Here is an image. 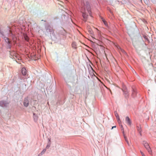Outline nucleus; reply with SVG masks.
<instances>
[{
	"instance_id": "6ab92c4d",
	"label": "nucleus",
	"mask_w": 156,
	"mask_h": 156,
	"mask_svg": "<svg viewBox=\"0 0 156 156\" xmlns=\"http://www.w3.org/2000/svg\"><path fill=\"white\" fill-rule=\"evenodd\" d=\"M117 119L119 123V124H121V121L119 117L117 118Z\"/></svg>"
},
{
	"instance_id": "a878e982",
	"label": "nucleus",
	"mask_w": 156,
	"mask_h": 156,
	"mask_svg": "<svg viewBox=\"0 0 156 156\" xmlns=\"http://www.w3.org/2000/svg\"><path fill=\"white\" fill-rule=\"evenodd\" d=\"M116 127V126H113V127H112L111 129H112L113 128H115Z\"/></svg>"
},
{
	"instance_id": "7c9ffc66",
	"label": "nucleus",
	"mask_w": 156,
	"mask_h": 156,
	"mask_svg": "<svg viewBox=\"0 0 156 156\" xmlns=\"http://www.w3.org/2000/svg\"><path fill=\"white\" fill-rule=\"evenodd\" d=\"M28 40L27 41H29L28 40Z\"/></svg>"
},
{
	"instance_id": "423d86ee",
	"label": "nucleus",
	"mask_w": 156,
	"mask_h": 156,
	"mask_svg": "<svg viewBox=\"0 0 156 156\" xmlns=\"http://www.w3.org/2000/svg\"><path fill=\"white\" fill-rule=\"evenodd\" d=\"M46 30L48 33L50 34H53L54 33V30L53 28L51 26H48L46 27Z\"/></svg>"
},
{
	"instance_id": "9b49d317",
	"label": "nucleus",
	"mask_w": 156,
	"mask_h": 156,
	"mask_svg": "<svg viewBox=\"0 0 156 156\" xmlns=\"http://www.w3.org/2000/svg\"><path fill=\"white\" fill-rule=\"evenodd\" d=\"M88 31L89 34H90V36H91L92 38L95 39V37L93 36V31L92 29H91L90 28H88Z\"/></svg>"
},
{
	"instance_id": "ddd939ff",
	"label": "nucleus",
	"mask_w": 156,
	"mask_h": 156,
	"mask_svg": "<svg viewBox=\"0 0 156 156\" xmlns=\"http://www.w3.org/2000/svg\"><path fill=\"white\" fill-rule=\"evenodd\" d=\"M33 115H34L33 118H34V120L35 122H36L37 121V119H38V116H37V115L36 114H35V113H34Z\"/></svg>"
},
{
	"instance_id": "f8f14e48",
	"label": "nucleus",
	"mask_w": 156,
	"mask_h": 156,
	"mask_svg": "<svg viewBox=\"0 0 156 156\" xmlns=\"http://www.w3.org/2000/svg\"><path fill=\"white\" fill-rule=\"evenodd\" d=\"M137 129L140 135L142 136L141 127L140 125L137 126Z\"/></svg>"
},
{
	"instance_id": "f03ea898",
	"label": "nucleus",
	"mask_w": 156,
	"mask_h": 156,
	"mask_svg": "<svg viewBox=\"0 0 156 156\" xmlns=\"http://www.w3.org/2000/svg\"><path fill=\"white\" fill-rule=\"evenodd\" d=\"M10 57L11 58H14L16 60V59L20 60L21 59L20 55L14 51H10Z\"/></svg>"
},
{
	"instance_id": "1a4fd4ad",
	"label": "nucleus",
	"mask_w": 156,
	"mask_h": 156,
	"mask_svg": "<svg viewBox=\"0 0 156 156\" xmlns=\"http://www.w3.org/2000/svg\"><path fill=\"white\" fill-rule=\"evenodd\" d=\"M126 121L128 125H129V126L131 125V121L128 116L126 117Z\"/></svg>"
},
{
	"instance_id": "f257e3e1",
	"label": "nucleus",
	"mask_w": 156,
	"mask_h": 156,
	"mask_svg": "<svg viewBox=\"0 0 156 156\" xmlns=\"http://www.w3.org/2000/svg\"><path fill=\"white\" fill-rule=\"evenodd\" d=\"M84 9L85 12H86V10H87L89 13L90 16H91L90 6L89 4V3L87 2H86V3L84 4ZM83 16L84 18V20L85 21H87L88 15L86 14V12L85 13H83Z\"/></svg>"
},
{
	"instance_id": "4be33fe9",
	"label": "nucleus",
	"mask_w": 156,
	"mask_h": 156,
	"mask_svg": "<svg viewBox=\"0 0 156 156\" xmlns=\"http://www.w3.org/2000/svg\"><path fill=\"white\" fill-rule=\"evenodd\" d=\"M115 116L116 117V118L119 117L118 114L116 112H115Z\"/></svg>"
},
{
	"instance_id": "393cba45",
	"label": "nucleus",
	"mask_w": 156,
	"mask_h": 156,
	"mask_svg": "<svg viewBox=\"0 0 156 156\" xmlns=\"http://www.w3.org/2000/svg\"><path fill=\"white\" fill-rule=\"evenodd\" d=\"M141 153L143 156H145V155H144V154L141 151Z\"/></svg>"
},
{
	"instance_id": "4468645a",
	"label": "nucleus",
	"mask_w": 156,
	"mask_h": 156,
	"mask_svg": "<svg viewBox=\"0 0 156 156\" xmlns=\"http://www.w3.org/2000/svg\"><path fill=\"white\" fill-rule=\"evenodd\" d=\"M22 73L23 75H25L26 74V69L25 68H23L22 69Z\"/></svg>"
},
{
	"instance_id": "5701e85b",
	"label": "nucleus",
	"mask_w": 156,
	"mask_h": 156,
	"mask_svg": "<svg viewBox=\"0 0 156 156\" xmlns=\"http://www.w3.org/2000/svg\"><path fill=\"white\" fill-rule=\"evenodd\" d=\"M102 21L104 23L105 25H107V22H106V21L104 19H103Z\"/></svg>"
},
{
	"instance_id": "6e6552de",
	"label": "nucleus",
	"mask_w": 156,
	"mask_h": 156,
	"mask_svg": "<svg viewBox=\"0 0 156 156\" xmlns=\"http://www.w3.org/2000/svg\"><path fill=\"white\" fill-rule=\"evenodd\" d=\"M29 104V101L27 98L24 99L23 101V105L24 106L27 107L28 106Z\"/></svg>"
},
{
	"instance_id": "bb28decb",
	"label": "nucleus",
	"mask_w": 156,
	"mask_h": 156,
	"mask_svg": "<svg viewBox=\"0 0 156 156\" xmlns=\"http://www.w3.org/2000/svg\"><path fill=\"white\" fill-rule=\"evenodd\" d=\"M26 37H27V36H26V35L24 36L25 39H27Z\"/></svg>"
},
{
	"instance_id": "20e7f679",
	"label": "nucleus",
	"mask_w": 156,
	"mask_h": 156,
	"mask_svg": "<svg viewBox=\"0 0 156 156\" xmlns=\"http://www.w3.org/2000/svg\"><path fill=\"white\" fill-rule=\"evenodd\" d=\"M143 144L148 151L149 153L150 154H151L152 151L148 144L146 141H144Z\"/></svg>"
},
{
	"instance_id": "a211bd4d",
	"label": "nucleus",
	"mask_w": 156,
	"mask_h": 156,
	"mask_svg": "<svg viewBox=\"0 0 156 156\" xmlns=\"http://www.w3.org/2000/svg\"><path fill=\"white\" fill-rule=\"evenodd\" d=\"M46 151V149H44L42 150V151H41V153L39 154V155H42L43 154H44V153H45V152Z\"/></svg>"
},
{
	"instance_id": "7ed1b4c3",
	"label": "nucleus",
	"mask_w": 156,
	"mask_h": 156,
	"mask_svg": "<svg viewBox=\"0 0 156 156\" xmlns=\"http://www.w3.org/2000/svg\"><path fill=\"white\" fill-rule=\"evenodd\" d=\"M122 90L124 93L125 97L126 98H128L129 96V91L126 87L124 85H123Z\"/></svg>"
},
{
	"instance_id": "412c9836",
	"label": "nucleus",
	"mask_w": 156,
	"mask_h": 156,
	"mask_svg": "<svg viewBox=\"0 0 156 156\" xmlns=\"http://www.w3.org/2000/svg\"><path fill=\"white\" fill-rule=\"evenodd\" d=\"M124 138H125V139L127 143L129 145V143L128 141V140L127 139V138L124 136Z\"/></svg>"
},
{
	"instance_id": "39448f33",
	"label": "nucleus",
	"mask_w": 156,
	"mask_h": 156,
	"mask_svg": "<svg viewBox=\"0 0 156 156\" xmlns=\"http://www.w3.org/2000/svg\"><path fill=\"white\" fill-rule=\"evenodd\" d=\"M9 103L5 101H0V106L2 107H7L9 105Z\"/></svg>"
},
{
	"instance_id": "dca6fc26",
	"label": "nucleus",
	"mask_w": 156,
	"mask_h": 156,
	"mask_svg": "<svg viewBox=\"0 0 156 156\" xmlns=\"http://www.w3.org/2000/svg\"><path fill=\"white\" fill-rule=\"evenodd\" d=\"M58 42V40H52V41L51 43V44H52L55 43H57Z\"/></svg>"
},
{
	"instance_id": "2eb2a0df",
	"label": "nucleus",
	"mask_w": 156,
	"mask_h": 156,
	"mask_svg": "<svg viewBox=\"0 0 156 156\" xmlns=\"http://www.w3.org/2000/svg\"><path fill=\"white\" fill-rule=\"evenodd\" d=\"M136 94V90L133 89L132 94V96L133 97H135Z\"/></svg>"
},
{
	"instance_id": "c85d7f7f",
	"label": "nucleus",
	"mask_w": 156,
	"mask_h": 156,
	"mask_svg": "<svg viewBox=\"0 0 156 156\" xmlns=\"http://www.w3.org/2000/svg\"><path fill=\"white\" fill-rule=\"evenodd\" d=\"M48 141L49 142H50V139H48Z\"/></svg>"
},
{
	"instance_id": "aec40b11",
	"label": "nucleus",
	"mask_w": 156,
	"mask_h": 156,
	"mask_svg": "<svg viewBox=\"0 0 156 156\" xmlns=\"http://www.w3.org/2000/svg\"><path fill=\"white\" fill-rule=\"evenodd\" d=\"M121 130L122 131V133L123 134V135H124V131L123 128V127L122 126V125H121Z\"/></svg>"
},
{
	"instance_id": "9d476101",
	"label": "nucleus",
	"mask_w": 156,
	"mask_h": 156,
	"mask_svg": "<svg viewBox=\"0 0 156 156\" xmlns=\"http://www.w3.org/2000/svg\"><path fill=\"white\" fill-rule=\"evenodd\" d=\"M10 40H5V42L7 43L8 46L7 48H10L11 47V41H9Z\"/></svg>"
},
{
	"instance_id": "f3484780",
	"label": "nucleus",
	"mask_w": 156,
	"mask_h": 156,
	"mask_svg": "<svg viewBox=\"0 0 156 156\" xmlns=\"http://www.w3.org/2000/svg\"><path fill=\"white\" fill-rule=\"evenodd\" d=\"M72 47L73 48L76 49V47L77 45L76 42H73L72 44Z\"/></svg>"
},
{
	"instance_id": "0eeeda50",
	"label": "nucleus",
	"mask_w": 156,
	"mask_h": 156,
	"mask_svg": "<svg viewBox=\"0 0 156 156\" xmlns=\"http://www.w3.org/2000/svg\"><path fill=\"white\" fill-rule=\"evenodd\" d=\"M115 46L116 47L117 49L119 50V51L120 52L121 51L122 53L126 54V52L125 51L122 49V48H121L117 44H116L115 45Z\"/></svg>"
},
{
	"instance_id": "c756f323",
	"label": "nucleus",
	"mask_w": 156,
	"mask_h": 156,
	"mask_svg": "<svg viewBox=\"0 0 156 156\" xmlns=\"http://www.w3.org/2000/svg\"><path fill=\"white\" fill-rule=\"evenodd\" d=\"M134 72L135 73H136V72H135V71H134Z\"/></svg>"
},
{
	"instance_id": "b1692460",
	"label": "nucleus",
	"mask_w": 156,
	"mask_h": 156,
	"mask_svg": "<svg viewBox=\"0 0 156 156\" xmlns=\"http://www.w3.org/2000/svg\"><path fill=\"white\" fill-rule=\"evenodd\" d=\"M50 147V144H47V146H46V148L47 149H48V148Z\"/></svg>"
},
{
	"instance_id": "cd10ccee",
	"label": "nucleus",
	"mask_w": 156,
	"mask_h": 156,
	"mask_svg": "<svg viewBox=\"0 0 156 156\" xmlns=\"http://www.w3.org/2000/svg\"><path fill=\"white\" fill-rule=\"evenodd\" d=\"M98 33H100V31L99 30H98Z\"/></svg>"
}]
</instances>
